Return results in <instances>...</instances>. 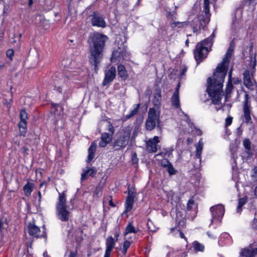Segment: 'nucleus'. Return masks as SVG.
<instances>
[{
  "label": "nucleus",
  "mask_w": 257,
  "mask_h": 257,
  "mask_svg": "<svg viewBox=\"0 0 257 257\" xmlns=\"http://www.w3.org/2000/svg\"><path fill=\"white\" fill-rule=\"evenodd\" d=\"M234 44L232 42L225 55L222 62L217 67L212 78L207 79V92L212 98V103L218 104L223 95L222 91L223 83L226 75L229 58L234 50Z\"/></svg>",
  "instance_id": "f257e3e1"
},
{
  "label": "nucleus",
  "mask_w": 257,
  "mask_h": 257,
  "mask_svg": "<svg viewBox=\"0 0 257 257\" xmlns=\"http://www.w3.org/2000/svg\"><path fill=\"white\" fill-rule=\"evenodd\" d=\"M107 40L106 36L97 32L91 34L88 38L89 61L94 66L95 70L103 58V52Z\"/></svg>",
  "instance_id": "f03ea898"
},
{
  "label": "nucleus",
  "mask_w": 257,
  "mask_h": 257,
  "mask_svg": "<svg viewBox=\"0 0 257 257\" xmlns=\"http://www.w3.org/2000/svg\"><path fill=\"white\" fill-rule=\"evenodd\" d=\"M66 199L64 193H59L56 204L57 216L62 221H68L70 217V212L66 208Z\"/></svg>",
  "instance_id": "7ed1b4c3"
},
{
  "label": "nucleus",
  "mask_w": 257,
  "mask_h": 257,
  "mask_svg": "<svg viewBox=\"0 0 257 257\" xmlns=\"http://www.w3.org/2000/svg\"><path fill=\"white\" fill-rule=\"evenodd\" d=\"M132 128L127 126L124 127L120 132L119 137L114 140L113 148L115 150H120L124 148L128 144L131 138Z\"/></svg>",
  "instance_id": "20e7f679"
},
{
  "label": "nucleus",
  "mask_w": 257,
  "mask_h": 257,
  "mask_svg": "<svg viewBox=\"0 0 257 257\" xmlns=\"http://www.w3.org/2000/svg\"><path fill=\"white\" fill-rule=\"evenodd\" d=\"M160 122V113L154 108H150L146 121L147 130L148 131L153 130L157 124L159 125Z\"/></svg>",
  "instance_id": "39448f33"
},
{
  "label": "nucleus",
  "mask_w": 257,
  "mask_h": 257,
  "mask_svg": "<svg viewBox=\"0 0 257 257\" xmlns=\"http://www.w3.org/2000/svg\"><path fill=\"white\" fill-rule=\"evenodd\" d=\"M208 52V49L207 47L203 46L202 43L197 44L194 53L197 64L207 57Z\"/></svg>",
  "instance_id": "423d86ee"
},
{
  "label": "nucleus",
  "mask_w": 257,
  "mask_h": 257,
  "mask_svg": "<svg viewBox=\"0 0 257 257\" xmlns=\"http://www.w3.org/2000/svg\"><path fill=\"white\" fill-rule=\"evenodd\" d=\"M209 0H203V8L204 15H200L199 16V19L200 21V25L202 27L205 26L210 21V14L209 12Z\"/></svg>",
  "instance_id": "0eeeda50"
},
{
  "label": "nucleus",
  "mask_w": 257,
  "mask_h": 257,
  "mask_svg": "<svg viewBox=\"0 0 257 257\" xmlns=\"http://www.w3.org/2000/svg\"><path fill=\"white\" fill-rule=\"evenodd\" d=\"M130 56V53L127 51L126 47L123 45L122 47H119L118 49L112 52L111 61L115 62L117 58H122L123 59H127Z\"/></svg>",
  "instance_id": "6e6552de"
},
{
  "label": "nucleus",
  "mask_w": 257,
  "mask_h": 257,
  "mask_svg": "<svg viewBox=\"0 0 257 257\" xmlns=\"http://www.w3.org/2000/svg\"><path fill=\"white\" fill-rule=\"evenodd\" d=\"M243 84L249 89L254 90L256 83L253 78L252 73L250 74L248 70H246L243 73Z\"/></svg>",
  "instance_id": "1a4fd4ad"
},
{
  "label": "nucleus",
  "mask_w": 257,
  "mask_h": 257,
  "mask_svg": "<svg viewBox=\"0 0 257 257\" xmlns=\"http://www.w3.org/2000/svg\"><path fill=\"white\" fill-rule=\"evenodd\" d=\"M210 210L212 213V221L213 219L220 220L224 213V207L223 205L220 204H218L211 207Z\"/></svg>",
  "instance_id": "9d476101"
},
{
  "label": "nucleus",
  "mask_w": 257,
  "mask_h": 257,
  "mask_svg": "<svg viewBox=\"0 0 257 257\" xmlns=\"http://www.w3.org/2000/svg\"><path fill=\"white\" fill-rule=\"evenodd\" d=\"M244 101L243 102V117L244 118V121L245 123H249L251 122V116H250V105L249 104L248 94L246 93L244 96Z\"/></svg>",
  "instance_id": "9b49d317"
},
{
  "label": "nucleus",
  "mask_w": 257,
  "mask_h": 257,
  "mask_svg": "<svg viewBox=\"0 0 257 257\" xmlns=\"http://www.w3.org/2000/svg\"><path fill=\"white\" fill-rule=\"evenodd\" d=\"M257 254V247L253 248L252 244L241 248L239 257H254Z\"/></svg>",
  "instance_id": "f8f14e48"
},
{
  "label": "nucleus",
  "mask_w": 257,
  "mask_h": 257,
  "mask_svg": "<svg viewBox=\"0 0 257 257\" xmlns=\"http://www.w3.org/2000/svg\"><path fill=\"white\" fill-rule=\"evenodd\" d=\"M91 23L93 26L105 28L106 26V23L101 16L96 12L93 13L91 18Z\"/></svg>",
  "instance_id": "ddd939ff"
},
{
  "label": "nucleus",
  "mask_w": 257,
  "mask_h": 257,
  "mask_svg": "<svg viewBox=\"0 0 257 257\" xmlns=\"http://www.w3.org/2000/svg\"><path fill=\"white\" fill-rule=\"evenodd\" d=\"M160 140L158 136H155L147 142V150L150 153H156L158 150V144Z\"/></svg>",
  "instance_id": "4468645a"
},
{
  "label": "nucleus",
  "mask_w": 257,
  "mask_h": 257,
  "mask_svg": "<svg viewBox=\"0 0 257 257\" xmlns=\"http://www.w3.org/2000/svg\"><path fill=\"white\" fill-rule=\"evenodd\" d=\"M28 231L30 235L36 237H45L46 235L45 231L41 233L39 227L33 223L28 225Z\"/></svg>",
  "instance_id": "2eb2a0df"
},
{
  "label": "nucleus",
  "mask_w": 257,
  "mask_h": 257,
  "mask_svg": "<svg viewBox=\"0 0 257 257\" xmlns=\"http://www.w3.org/2000/svg\"><path fill=\"white\" fill-rule=\"evenodd\" d=\"M117 239L115 240L112 236H109L106 240V249L104 257H110L111 252L114 247Z\"/></svg>",
  "instance_id": "dca6fc26"
},
{
  "label": "nucleus",
  "mask_w": 257,
  "mask_h": 257,
  "mask_svg": "<svg viewBox=\"0 0 257 257\" xmlns=\"http://www.w3.org/2000/svg\"><path fill=\"white\" fill-rule=\"evenodd\" d=\"M116 75V69L114 67H111L105 73V77L102 82L103 85H106L111 82L115 78Z\"/></svg>",
  "instance_id": "f3484780"
},
{
  "label": "nucleus",
  "mask_w": 257,
  "mask_h": 257,
  "mask_svg": "<svg viewBox=\"0 0 257 257\" xmlns=\"http://www.w3.org/2000/svg\"><path fill=\"white\" fill-rule=\"evenodd\" d=\"M135 196V193L130 190L128 191V195L126 197L125 202V211H130L133 208V205L134 202V198Z\"/></svg>",
  "instance_id": "a211bd4d"
},
{
  "label": "nucleus",
  "mask_w": 257,
  "mask_h": 257,
  "mask_svg": "<svg viewBox=\"0 0 257 257\" xmlns=\"http://www.w3.org/2000/svg\"><path fill=\"white\" fill-rule=\"evenodd\" d=\"M112 140V136L106 133L102 134L101 140L99 142V146L100 147H105Z\"/></svg>",
  "instance_id": "6ab92c4d"
},
{
  "label": "nucleus",
  "mask_w": 257,
  "mask_h": 257,
  "mask_svg": "<svg viewBox=\"0 0 257 257\" xmlns=\"http://www.w3.org/2000/svg\"><path fill=\"white\" fill-rule=\"evenodd\" d=\"M96 149V144L92 143L88 149V155L87 157V162L89 163L92 160L94 157V153Z\"/></svg>",
  "instance_id": "aec40b11"
},
{
  "label": "nucleus",
  "mask_w": 257,
  "mask_h": 257,
  "mask_svg": "<svg viewBox=\"0 0 257 257\" xmlns=\"http://www.w3.org/2000/svg\"><path fill=\"white\" fill-rule=\"evenodd\" d=\"M232 71V70H231L228 74V80L226 88V97H228V95L230 94L233 88V85L231 82Z\"/></svg>",
  "instance_id": "412c9836"
},
{
  "label": "nucleus",
  "mask_w": 257,
  "mask_h": 257,
  "mask_svg": "<svg viewBox=\"0 0 257 257\" xmlns=\"http://www.w3.org/2000/svg\"><path fill=\"white\" fill-rule=\"evenodd\" d=\"M117 71L118 75L120 78L125 79L127 77V71L123 65L119 64L117 66Z\"/></svg>",
  "instance_id": "4be33fe9"
},
{
  "label": "nucleus",
  "mask_w": 257,
  "mask_h": 257,
  "mask_svg": "<svg viewBox=\"0 0 257 257\" xmlns=\"http://www.w3.org/2000/svg\"><path fill=\"white\" fill-rule=\"evenodd\" d=\"M171 102L172 105L175 107L179 108L180 107L179 95V94H177V91L174 92L171 97Z\"/></svg>",
  "instance_id": "5701e85b"
},
{
  "label": "nucleus",
  "mask_w": 257,
  "mask_h": 257,
  "mask_svg": "<svg viewBox=\"0 0 257 257\" xmlns=\"http://www.w3.org/2000/svg\"><path fill=\"white\" fill-rule=\"evenodd\" d=\"M203 147V143L202 141V140H200L199 141L198 145L196 146V157L197 158L200 159L201 153Z\"/></svg>",
  "instance_id": "b1692460"
},
{
  "label": "nucleus",
  "mask_w": 257,
  "mask_h": 257,
  "mask_svg": "<svg viewBox=\"0 0 257 257\" xmlns=\"http://www.w3.org/2000/svg\"><path fill=\"white\" fill-rule=\"evenodd\" d=\"M214 37L215 34L213 33L209 37L199 43H202L203 46H206L208 48V47H211L212 45V40Z\"/></svg>",
  "instance_id": "393cba45"
},
{
  "label": "nucleus",
  "mask_w": 257,
  "mask_h": 257,
  "mask_svg": "<svg viewBox=\"0 0 257 257\" xmlns=\"http://www.w3.org/2000/svg\"><path fill=\"white\" fill-rule=\"evenodd\" d=\"M8 226V221L6 217L3 216L0 218V232L6 230Z\"/></svg>",
  "instance_id": "a878e982"
},
{
  "label": "nucleus",
  "mask_w": 257,
  "mask_h": 257,
  "mask_svg": "<svg viewBox=\"0 0 257 257\" xmlns=\"http://www.w3.org/2000/svg\"><path fill=\"white\" fill-rule=\"evenodd\" d=\"M27 121H20L19 122V128L20 135L25 136L27 130Z\"/></svg>",
  "instance_id": "bb28decb"
},
{
  "label": "nucleus",
  "mask_w": 257,
  "mask_h": 257,
  "mask_svg": "<svg viewBox=\"0 0 257 257\" xmlns=\"http://www.w3.org/2000/svg\"><path fill=\"white\" fill-rule=\"evenodd\" d=\"M23 189L25 191V194L27 196L30 195L33 191V184L30 182H28L24 186Z\"/></svg>",
  "instance_id": "cd10ccee"
},
{
  "label": "nucleus",
  "mask_w": 257,
  "mask_h": 257,
  "mask_svg": "<svg viewBox=\"0 0 257 257\" xmlns=\"http://www.w3.org/2000/svg\"><path fill=\"white\" fill-rule=\"evenodd\" d=\"M247 197L246 196L240 198L238 201V204L236 209L237 212L240 213L241 211L242 206L247 202Z\"/></svg>",
  "instance_id": "c85d7f7f"
},
{
  "label": "nucleus",
  "mask_w": 257,
  "mask_h": 257,
  "mask_svg": "<svg viewBox=\"0 0 257 257\" xmlns=\"http://www.w3.org/2000/svg\"><path fill=\"white\" fill-rule=\"evenodd\" d=\"M193 246L196 251H203L204 249V246L197 241L193 242Z\"/></svg>",
  "instance_id": "c756f323"
},
{
  "label": "nucleus",
  "mask_w": 257,
  "mask_h": 257,
  "mask_svg": "<svg viewBox=\"0 0 257 257\" xmlns=\"http://www.w3.org/2000/svg\"><path fill=\"white\" fill-rule=\"evenodd\" d=\"M140 107V104H137L136 105V107L131 111L130 113L125 115V118L129 119L132 116H133L135 114H136L137 113V112H138V110L139 109Z\"/></svg>",
  "instance_id": "7c9ffc66"
},
{
  "label": "nucleus",
  "mask_w": 257,
  "mask_h": 257,
  "mask_svg": "<svg viewBox=\"0 0 257 257\" xmlns=\"http://www.w3.org/2000/svg\"><path fill=\"white\" fill-rule=\"evenodd\" d=\"M136 231L135 227L132 224V223H129L127 227H126L125 235L130 233H136Z\"/></svg>",
  "instance_id": "2f4dec72"
},
{
  "label": "nucleus",
  "mask_w": 257,
  "mask_h": 257,
  "mask_svg": "<svg viewBox=\"0 0 257 257\" xmlns=\"http://www.w3.org/2000/svg\"><path fill=\"white\" fill-rule=\"evenodd\" d=\"M90 170L89 167H86V169H83V173L81 174V181H83L85 180L87 176H88V174L89 173Z\"/></svg>",
  "instance_id": "473e14b6"
},
{
  "label": "nucleus",
  "mask_w": 257,
  "mask_h": 257,
  "mask_svg": "<svg viewBox=\"0 0 257 257\" xmlns=\"http://www.w3.org/2000/svg\"><path fill=\"white\" fill-rule=\"evenodd\" d=\"M103 188V185H99L95 189L94 192V196L95 197H99L100 196L101 192Z\"/></svg>",
  "instance_id": "72a5a7b5"
},
{
  "label": "nucleus",
  "mask_w": 257,
  "mask_h": 257,
  "mask_svg": "<svg viewBox=\"0 0 257 257\" xmlns=\"http://www.w3.org/2000/svg\"><path fill=\"white\" fill-rule=\"evenodd\" d=\"M148 229L151 231H156L157 228L154 226V223L152 220L149 219L147 222Z\"/></svg>",
  "instance_id": "f704fd0d"
},
{
  "label": "nucleus",
  "mask_w": 257,
  "mask_h": 257,
  "mask_svg": "<svg viewBox=\"0 0 257 257\" xmlns=\"http://www.w3.org/2000/svg\"><path fill=\"white\" fill-rule=\"evenodd\" d=\"M186 24V22H173L171 24L172 27L182 28Z\"/></svg>",
  "instance_id": "c9c22d12"
},
{
  "label": "nucleus",
  "mask_w": 257,
  "mask_h": 257,
  "mask_svg": "<svg viewBox=\"0 0 257 257\" xmlns=\"http://www.w3.org/2000/svg\"><path fill=\"white\" fill-rule=\"evenodd\" d=\"M20 116L21 121H27L28 119V115L25 110L23 109L21 111Z\"/></svg>",
  "instance_id": "e433bc0d"
},
{
  "label": "nucleus",
  "mask_w": 257,
  "mask_h": 257,
  "mask_svg": "<svg viewBox=\"0 0 257 257\" xmlns=\"http://www.w3.org/2000/svg\"><path fill=\"white\" fill-rule=\"evenodd\" d=\"M131 243L129 241L126 240L124 242L123 245V248L122 249V253L123 254H125L127 249L130 247Z\"/></svg>",
  "instance_id": "4c0bfd02"
},
{
  "label": "nucleus",
  "mask_w": 257,
  "mask_h": 257,
  "mask_svg": "<svg viewBox=\"0 0 257 257\" xmlns=\"http://www.w3.org/2000/svg\"><path fill=\"white\" fill-rule=\"evenodd\" d=\"M167 170L170 175H174L176 173V171L173 168L171 163L170 164H168Z\"/></svg>",
  "instance_id": "58836bf2"
},
{
  "label": "nucleus",
  "mask_w": 257,
  "mask_h": 257,
  "mask_svg": "<svg viewBox=\"0 0 257 257\" xmlns=\"http://www.w3.org/2000/svg\"><path fill=\"white\" fill-rule=\"evenodd\" d=\"M250 144L251 143L248 139H245L243 142V146L247 151H249L250 150Z\"/></svg>",
  "instance_id": "ea45409f"
},
{
  "label": "nucleus",
  "mask_w": 257,
  "mask_h": 257,
  "mask_svg": "<svg viewBox=\"0 0 257 257\" xmlns=\"http://www.w3.org/2000/svg\"><path fill=\"white\" fill-rule=\"evenodd\" d=\"M161 100V92H159L155 94L154 96V102L155 104H159Z\"/></svg>",
  "instance_id": "a19ab883"
},
{
  "label": "nucleus",
  "mask_w": 257,
  "mask_h": 257,
  "mask_svg": "<svg viewBox=\"0 0 257 257\" xmlns=\"http://www.w3.org/2000/svg\"><path fill=\"white\" fill-rule=\"evenodd\" d=\"M107 130L110 133V135L112 136L114 133V128L112 124L110 122H108L107 123Z\"/></svg>",
  "instance_id": "79ce46f5"
},
{
  "label": "nucleus",
  "mask_w": 257,
  "mask_h": 257,
  "mask_svg": "<svg viewBox=\"0 0 257 257\" xmlns=\"http://www.w3.org/2000/svg\"><path fill=\"white\" fill-rule=\"evenodd\" d=\"M14 54V51L13 49H9L6 52L7 56L12 60L13 59V56Z\"/></svg>",
  "instance_id": "37998d69"
},
{
  "label": "nucleus",
  "mask_w": 257,
  "mask_h": 257,
  "mask_svg": "<svg viewBox=\"0 0 257 257\" xmlns=\"http://www.w3.org/2000/svg\"><path fill=\"white\" fill-rule=\"evenodd\" d=\"M232 122V117L228 116L225 119V127L230 125Z\"/></svg>",
  "instance_id": "c03bdc74"
},
{
  "label": "nucleus",
  "mask_w": 257,
  "mask_h": 257,
  "mask_svg": "<svg viewBox=\"0 0 257 257\" xmlns=\"http://www.w3.org/2000/svg\"><path fill=\"white\" fill-rule=\"evenodd\" d=\"M194 204V201L193 200L190 199L189 200L187 203V209L190 210L192 209V206Z\"/></svg>",
  "instance_id": "a18cd8bd"
},
{
  "label": "nucleus",
  "mask_w": 257,
  "mask_h": 257,
  "mask_svg": "<svg viewBox=\"0 0 257 257\" xmlns=\"http://www.w3.org/2000/svg\"><path fill=\"white\" fill-rule=\"evenodd\" d=\"M171 231H176L177 233H179V236L181 238H185V239H186L184 234L183 233V232H182L181 231H180L178 229H176V228H172L171 229Z\"/></svg>",
  "instance_id": "49530a36"
},
{
  "label": "nucleus",
  "mask_w": 257,
  "mask_h": 257,
  "mask_svg": "<svg viewBox=\"0 0 257 257\" xmlns=\"http://www.w3.org/2000/svg\"><path fill=\"white\" fill-rule=\"evenodd\" d=\"M178 251H172V252H170L167 254L168 257H178Z\"/></svg>",
  "instance_id": "de8ad7c7"
},
{
  "label": "nucleus",
  "mask_w": 257,
  "mask_h": 257,
  "mask_svg": "<svg viewBox=\"0 0 257 257\" xmlns=\"http://www.w3.org/2000/svg\"><path fill=\"white\" fill-rule=\"evenodd\" d=\"M253 173L252 174L251 176L253 177L255 181H257V167L254 168Z\"/></svg>",
  "instance_id": "09e8293b"
},
{
  "label": "nucleus",
  "mask_w": 257,
  "mask_h": 257,
  "mask_svg": "<svg viewBox=\"0 0 257 257\" xmlns=\"http://www.w3.org/2000/svg\"><path fill=\"white\" fill-rule=\"evenodd\" d=\"M89 170H90V172L89 173V176H90L91 177H93L96 174V170L95 169H94V168H89Z\"/></svg>",
  "instance_id": "8fccbe9b"
},
{
  "label": "nucleus",
  "mask_w": 257,
  "mask_h": 257,
  "mask_svg": "<svg viewBox=\"0 0 257 257\" xmlns=\"http://www.w3.org/2000/svg\"><path fill=\"white\" fill-rule=\"evenodd\" d=\"M170 164L171 163L167 159L164 160L161 163L162 166L166 168L168 167V164Z\"/></svg>",
  "instance_id": "3c124183"
},
{
  "label": "nucleus",
  "mask_w": 257,
  "mask_h": 257,
  "mask_svg": "<svg viewBox=\"0 0 257 257\" xmlns=\"http://www.w3.org/2000/svg\"><path fill=\"white\" fill-rule=\"evenodd\" d=\"M29 151V149L26 147H23L21 149V151L24 154H27L28 152Z\"/></svg>",
  "instance_id": "603ef678"
},
{
  "label": "nucleus",
  "mask_w": 257,
  "mask_h": 257,
  "mask_svg": "<svg viewBox=\"0 0 257 257\" xmlns=\"http://www.w3.org/2000/svg\"><path fill=\"white\" fill-rule=\"evenodd\" d=\"M77 256V252L71 251L69 254V257H76Z\"/></svg>",
  "instance_id": "864d4df0"
},
{
  "label": "nucleus",
  "mask_w": 257,
  "mask_h": 257,
  "mask_svg": "<svg viewBox=\"0 0 257 257\" xmlns=\"http://www.w3.org/2000/svg\"><path fill=\"white\" fill-rule=\"evenodd\" d=\"M187 68L186 67H183L181 69V76L184 75L186 72Z\"/></svg>",
  "instance_id": "5fc2aeb1"
},
{
  "label": "nucleus",
  "mask_w": 257,
  "mask_h": 257,
  "mask_svg": "<svg viewBox=\"0 0 257 257\" xmlns=\"http://www.w3.org/2000/svg\"><path fill=\"white\" fill-rule=\"evenodd\" d=\"M109 197L110 198V200L109 201V205L112 207H114L115 205L112 202V197L110 196Z\"/></svg>",
  "instance_id": "6e6d98bb"
},
{
  "label": "nucleus",
  "mask_w": 257,
  "mask_h": 257,
  "mask_svg": "<svg viewBox=\"0 0 257 257\" xmlns=\"http://www.w3.org/2000/svg\"><path fill=\"white\" fill-rule=\"evenodd\" d=\"M233 82H234V84H239L240 83V80H239L238 78H234L233 79Z\"/></svg>",
  "instance_id": "4d7b16f0"
},
{
  "label": "nucleus",
  "mask_w": 257,
  "mask_h": 257,
  "mask_svg": "<svg viewBox=\"0 0 257 257\" xmlns=\"http://www.w3.org/2000/svg\"><path fill=\"white\" fill-rule=\"evenodd\" d=\"M12 43L13 44L14 43H17V45H16V47H17V48L19 49L20 47V42H18V43H17L16 41V40H13Z\"/></svg>",
  "instance_id": "13d9d810"
},
{
  "label": "nucleus",
  "mask_w": 257,
  "mask_h": 257,
  "mask_svg": "<svg viewBox=\"0 0 257 257\" xmlns=\"http://www.w3.org/2000/svg\"><path fill=\"white\" fill-rule=\"evenodd\" d=\"M179 87H180V85H179V84H178V85H177V87H176V89H175V91H174V92H176V91H177V94H179Z\"/></svg>",
  "instance_id": "bf43d9fd"
},
{
  "label": "nucleus",
  "mask_w": 257,
  "mask_h": 257,
  "mask_svg": "<svg viewBox=\"0 0 257 257\" xmlns=\"http://www.w3.org/2000/svg\"><path fill=\"white\" fill-rule=\"evenodd\" d=\"M33 0H29V6L30 7H31L32 5H33Z\"/></svg>",
  "instance_id": "052dcab7"
},
{
  "label": "nucleus",
  "mask_w": 257,
  "mask_h": 257,
  "mask_svg": "<svg viewBox=\"0 0 257 257\" xmlns=\"http://www.w3.org/2000/svg\"><path fill=\"white\" fill-rule=\"evenodd\" d=\"M254 195L257 197V186L255 187L254 191Z\"/></svg>",
  "instance_id": "680f3d73"
},
{
  "label": "nucleus",
  "mask_w": 257,
  "mask_h": 257,
  "mask_svg": "<svg viewBox=\"0 0 257 257\" xmlns=\"http://www.w3.org/2000/svg\"><path fill=\"white\" fill-rule=\"evenodd\" d=\"M38 193H39V201H40L41 199V194L40 192H39Z\"/></svg>",
  "instance_id": "e2e57ef3"
},
{
  "label": "nucleus",
  "mask_w": 257,
  "mask_h": 257,
  "mask_svg": "<svg viewBox=\"0 0 257 257\" xmlns=\"http://www.w3.org/2000/svg\"><path fill=\"white\" fill-rule=\"evenodd\" d=\"M185 116L186 117V119H187L186 121H190V119H189L188 116L185 114Z\"/></svg>",
  "instance_id": "0e129e2a"
},
{
  "label": "nucleus",
  "mask_w": 257,
  "mask_h": 257,
  "mask_svg": "<svg viewBox=\"0 0 257 257\" xmlns=\"http://www.w3.org/2000/svg\"><path fill=\"white\" fill-rule=\"evenodd\" d=\"M185 44H186V46H188V44H189V40H188V39H187V40L186 41V42H185Z\"/></svg>",
  "instance_id": "69168bd1"
},
{
  "label": "nucleus",
  "mask_w": 257,
  "mask_h": 257,
  "mask_svg": "<svg viewBox=\"0 0 257 257\" xmlns=\"http://www.w3.org/2000/svg\"><path fill=\"white\" fill-rule=\"evenodd\" d=\"M5 66L4 64H0V68L2 69Z\"/></svg>",
  "instance_id": "338daca9"
},
{
  "label": "nucleus",
  "mask_w": 257,
  "mask_h": 257,
  "mask_svg": "<svg viewBox=\"0 0 257 257\" xmlns=\"http://www.w3.org/2000/svg\"><path fill=\"white\" fill-rule=\"evenodd\" d=\"M237 131H238V133H239V135H240L241 134V133L240 132V127H238L237 128Z\"/></svg>",
  "instance_id": "774afa93"
}]
</instances>
